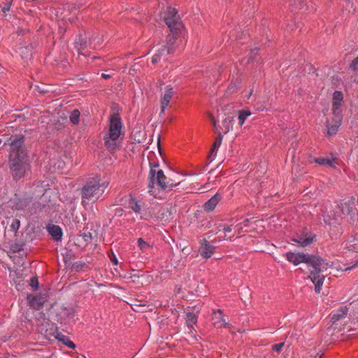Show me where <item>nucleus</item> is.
Listing matches in <instances>:
<instances>
[{
    "instance_id": "nucleus-48",
    "label": "nucleus",
    "mask_w": 358,
    "mask_h": 358,
    "mask_svg": "<svg viewBox=\"0 0 358 358\" xmlns=\"http://www.w3.org/2000/svg\"><path fill=\"white\" fill-rule=\"evenodd\" d=\"M284 345V343H277V344H275L273 345V350L276 351V352H280L281 350H282V348L283 347Z\"/></svg>"
},
{
    "instance_id": "nucleus-11",
    "label": "nucleus",
    "mask_w": 358,
    "mask_h": 358,
    "mask_svg": "<svg viewBox=\"0 0 358 358\" xmlns=\"http://www.w3.org/2000/svg\"><path fill=\"white\" fill-rule=\"evenodd\" d=\"M211 320L215 328H230L231 324L226 322L223 315V310L221 309L213 310Z\"/></svg>"
},
{
    "instance_id": "nucleus-19",
    "label": "nucleus",
    "mask_w": 358,
    "mask_h": 358,
    "mask_svg": "<svg viewBox=\"0 0 358 358\" xmlns=\"http://www.w3.org/2000/svg\"><path fill=\"white\" fill-rule=\"evenodd\" d=\"M47 230L55 241H60L62 238L63 232L59 225L49 224Z\"/></svg>"
},
{
    "instance_id": "nucleus-6",
    "label": "nucleus",
    "mask_w": 358,
    "mask_h": 358,
    "mask_svg": "<svg viewBox=\"0 0 358 358\" xmlns=\"http://www.w3.org/2000/svg\"><path fill=\"white\" fill-rule=\"evenodd\" d=\"M122 127V119L118 113H113L110 117V127L108 134L109 138L117 140L121 135Z\"/></svg>"
},
{
    "instance_id": "nucleus-32",
    "label": "nucleus",
    "mask_w": 358,
    "mask_h": 358,
    "mask_svg": "<svg viewBox=\"0 0 358 358\" xmlns=\"http://www.w3.org/2000/svg\"><path fill=\"white\" fill-rule=\"evenodd\" d=\"M234 121V117H227L222 121V125L224 128V133H227L230 129H232Z\"/></svg>"
},
{
    "instance_id": "nucleus-34",
    "label": "nucleus",
    "mask_w": 358,
    "mask_h": 358,
    "mask_svg": "<svg viewBox=\"0 0 358 358\" xmlns=\"http://www.w3.org/2000/svg\"><path fill=\"white\" fill-rule=\"evenodd\" d=\"M3 6L1 8V12L3 13L2 15L6 16V13L10 10V7L13 5V0H6L5 2H3Z\"/></svg>"
},
{
    "instance_id": "nucleus-23",
    "label": "nucleus",
    "mask_w": 358,
    "mask_h": 358,
    "mask_svg": "<svg viewBox=\"0 0 358 358\" xmlns=\"http://www.w3.org/2000/svg\"><path fill=\"white\" fill-rule=\"evenodd\" d=\"M128 206L136 214H139L141 211V201L132 193L129 194Z\"/></svg>"
},
{
    "instance_id": "nucleus-52",
    "label": "nucleus",
    "mask_w": 358,
    "mask_h": 358,
    "mask_svg": "<svg viewBox=\"0 0 358 358\" xmlns=\"http://www.w3.org/2000/svg\"><path fill=\"white\" fill-rule=\"evenodd\" d=\"M234 236H231V237H227V235H224V236L222 237V239L223 240H229V241H233Z\"/></svg>"
},
{
    "instance_id": "nucleus-56",
    "label": "nucleus",
    "mask_w": 358,
    "mask_h": 358,
    "mask_svg": "<svg viewBox=\"0 0 358 358\" xmlns=\"http://www.w3.org/2000/svg\"><path fill=\"white\" fill-rule=\"evenodd\" d=\"M358 264V262H356L355 264H354L352 266L348 268L347 269H352V268H355Z\"/></svg>"
},
{
    "instance_id": "nucleus-13",
    "label": "nucleus",
    "mask_w": 358,
    "mask_h": 358,
    "mask_svg": "<svg viewBox=\"0 0 358 358\" xmlns=\"http://www.w3.org/2000/svg\"><path fill=\"white\" fill-rule=\"evenodd\" d=\"M215 250V247L214 245L210 244L206 239H203L199 249V252L203 258L208 259L214 254Z\"/></svg>"
},
{
    "instance_id": "nucleus-14",
    "label": "nucleus",
    "mask_w": 358,
    "mask_h": 358,
    "mask_svg": "<svg viewBox=\"0 0 358 358\" xmlns=\"http://www.w3.org/2000/svg\"><path fill=\"white\" fill-rule=\"evenodd\" d=\"M222 194L220 190L210 199H208L203 206V208L206 212H212L222 199Z\"/></svg>"
},
{
    "instance_id": "nucleus-57",
    "label": "nucleus",
    "mask_w": 358,
    "mask_h": 358,
    "mask_svg": "<svg viewBox=\"0 0 358 358\" xmlns=\"http://www.w3.org/2000/svg\"><path fill=\"white\" fill-rule=\"evenodd\" d=\"M222 231V227H219V225L217 227V230L215 231V234H217L219 231Z\"/></svg>"
},
{
    "instance_id": "nucleus-12",
    "label": "nucleus",
    "mask_w": 358,
    "mask_h": 358,
    "mask_svg": "<svg viewBox=\"0 0 358 358\" xmlns=\"http://www.w3.org/2000/svg\"><path fill=\"white\" fill-rule=\"evenodd\" d=\"M27 300L29 302V306L36 310H39L43 308L45 303L47 299L46 297L43 295L38 294L36 296H33L31 294H28Z\"/></svg>"
},
{
    "instance_id": "nucleus-16",
    "label": "nucleus",
    "mask_w": 358,
    "mask_h": 358,
    "mask_svg": "<svg viewBox=\"0 0 358 358\" xmlns=\"http://www.w3.org/2000/svg\"><path fill=\"white\" fill-rule=\"evenodd\" d=\"M13 206L17 210H24L31 202V198L28 196L19 197L17 195L12 199Z\"/></svg>"
},
{
    "instance_id": "nucleus-45",
    "label": "nucleus",
    "mask_w": 358,
    "mask_h": 358,
    "mask_svg": "<svg viewBox=\"0 0 358 358\" xmlns=\"http://www.w3.org/2000/svg\"><path fill=\"white\" fill-rule=\"evenodd\" d=\"M157 54L160 57H162V56H164L165 54H168V49L165 47V45L162 46L161 48H159L158 50H157Z\"/></svg>"
},
{
    "instance_id": "nucleus-21",
    "label": "nucleus",
    "mask_w": 358,
    "mask_h": 358,
    "mask_svg": "<svg viewBox=\"0 0 358 358\" xmlns=\"http://www.w3.org/2000/svg\"><path fill=\"white\" fill-rule=\"evenodd\" d=\"M157 186L159 190H165L169 186L168 178L162 169L157 171Z\"/></svg>"
},
{
    "instance_id": "nucleus-42",
    "label": "nucleus",
    "mask_w": 358,
    "mask_h": 358,
    "mask_svg": "<svg viewBox=\"0 0 358 358\" xmlns=\"http://www.w3.org/2000/svg\"><path fill=\"white\" fill-rule=\"evenodd\" d=\"M22 245L21 244H18V243H15V244H13L11 245V250H13V252H20L21 250H22Z\"/></svg>"
},
{
    "instance_id": "nucleus-43",
    "label": "nucleus",
    "mask_w": 358,
    "mask_h": 358,
    "mask_svg": "<svg viewBox=\"0 0 358 358\" xmlns=\"http://www.w3.org/2000/svg\"><path fill=\"white\" fill-rule=\"evenodd\" d=\"M30 285L35 289H38L39 282H38V278L36 277H33L31 278Z\"/></svg>"
},
{
    "instance_id": "nucleus-7",
    "label": "nucleus",
    "mask_w": 358,
    "mask_h": 358,
    "mask_svg": "<svg viewBox=\"0 0 358 358\" xmlns=\"http://www.w3.org/2000/svg\"><path fill=\"white\" fill-rule=\"evenodd\" d=\"M341 213L344 215H347L348 222L352 224H354L356 216V208L354 201L349 199L348 201H342L338 206Z\"/></svg>"
},
{
    "instance_id": "nucleus-18",
    "label": "nucleus",
    "mask_w": 358,
    "mask_h": 358,
    "mask_svg": "<svg viewBox=\"0 0 358 358\" xmlns=\"http://www.w3.org/2000/svg\"><path fill=\"white\" fill-rule=\"evenodd\" d=\"M348 308L347 306H341L338 309L334 310L330 314L331 322L334 324L340 320L345 317L348 315Z\"/></svg>"
},
{
    "instance_id": "nucleus-9",
    "label": "nucleus",
    "mask_w": 358,
    "mask_h": 358,
    "mask_svg": "<svg viewBox=\"0 0 358 358\" xmlns=\"http://www.w3.org/2000/svg\"><path fill=\"white\" fill-rule=\"evenodd\" d=\"M316 235L312 231L304 229L300 234H297L295 237L292 238V241L297 243L301 247H306L310 245L315 241Z\"/></svg>"
},
{
    "instance_id": "nucleus-25",
    "label": "nucleus",
    "mask_w": 358,
    "mask_h": 358,
    "mask_svg": "<svg viewBox=\"0 0 358 358\" xmlns=\"http://www.w3.org/2000/svg\"><path fill=\"white\" fill-rule=\"evenodd\" d=\"M103 141L104 146L110 153H114L119 147L118 143L116 142L117 140H112V138H109L108 136H105Z\"/></svg>"
},
{
    "instance_id": "nucleus-5",
    "label": "nucleus",
    "mask_w": 358,
    "mask_h": 358,
    "mask_svg": "<svg viewBox=\"0 0 358 358\" xmlns=\"http://www.w3.org/2000/svg\"><path fill=\"white\" fill-rule=\"evenodd\" d=\"M24 135L22 134H13L4 143V145L10 146V155L13 154H27V152L24 148Z\"/></svg>"
},
{
    "instance_id": "nucleus-38",
    "label": "nucleus",
    "mask_w": 358,
    "mask_h": 358,
    "mask_svg": "<svg viewBox=\"0 0 358 358\" xmlns=\"http://www.w3.org/2000/svg\"><path fill=\"white\" fill-rule=\"evenodd\" d=\"M86 243H89L92 241V234L90 231H84L80 235Z\"/></svg>"
},
{
    "instance_id": "nucleus-15",
    "label": "nucleus",
    "mask_w": 358,
    "mask_h": 358,
    "mask_svg": "<svg viewBox=\"0 0 358 358\" xmlns=\"http://www.w3.org/2000/svg\"><path fill=\"white\" fill-rule=\"evenodd\" d=\"M342 119L339 116H337L336 117H332L331 121L327 122V135L328 136H331L333 135H335L340 126L341 125Z\"/></svg>"
},
{
    "instance_id": "nucleus-36",
    "label": "nucleus",
    "mask_w": 358,
    "mask_h": 358,
    "mask_svg": "<svg viewBox=\"0 0 358 358\" xmlns=\"http://www.w3.org/2000/svg\"><path fill=\"white\" fill-rule=\"evenodd\" d=\"M138 247L142 250L144 251L146 248H149L150 245L145 242L143 238H139L137 240Z\"/></svg>"
},
{
    "instance_id": "nucleus-47",
    "label": "nucleus",
    "mask_w": 358,
    "mask_h": 358,
    "mask_svg": "<svg viewBox=\"0 0 358 358\" xmlns=\"http://www.w3.org/2000/svg\"><path fill=\"white\" fill-rule=\"evenodd\" d=\"M203 171H204V169H200L199 170H196V171H190L188 173H185L183 175L184 176H194V175H197V174L202 173Z\"/></svg>"
},
{
    "instance_id": "nucleus-49",
    "label": "nucleus",
    "mask_w": 358,
    "mask_h": 358,
    "mask_svg": "<svg viewBox=\"0 0 358 358\" xmlns=\"http://www.w3.org/2000/svg\"><path fill=\"white\" fill-rule=\"evenodd\" d=\"M123 213H124L123 208H117L115 210L114 216L121 217L123 215Z\"/></svg>"
},
{
    "instance_id": "nucleus-40",
    "label": "nucleus",
    "mask_w": 358,
    "mask_h": 358,
    "mask_svg": "<svg viewBox=\"0 0 358 358\" xmlns=\"http://www.w3.org/2000/svg\"><path fill=\"white\" fill-rule=\"evenodd\" d=\"M349 69L355 72L358 71V56L351 62Z\"/></svg>"
},
{
    "instance_id": "nucleus-17",
    "label": "nucleus",
    "mask_w": 358,
    "mask_h": 358,
    "mask_svg": "<svg viewBox=\"0 0 358 358\" xmlns=\"http://www.w3.org/2000/svg\"><path fill=\"white\" fill-rule=\"evenodd\" d=\"M173 95V89L171 85H167L161 99V112L164 113Z\"/></svg>"
},
{
    "instance_id": "nucleus-46",
    "label": "nucleus",
    "mask_w": 358,
    "mask_h": 358,
    "mask_svg": "<svg viewBox=\"0 0 358 358\" xmlns=\"http://www.w3.org/2000/svg\"><path fill=\"white\" fill-rule=\"evenodd\" d=\"M111 254H109L108 255V257L110 259V262L113 263V264L114 265H117L118 264V260L115 256V255L114 254V252L113 251L110 252Z\"/></svg>"
},
{
    "instance_id": "nucleus-55",
    "label": "nucleus",
    "mask_w": 358,
    "mask_h": 358,
    "mask_svg": "<svg viewBox=\"0 0 358 358\" xmlns=\"http://www.w3.org/2000/svg\"><path fill=\"white\" fill-rule=\"evenodd\" d=\"M0 358H15V356L13 355H10V354H6L3 357H1Z\"/></svg>"
},
{
    "instance_id": "nucleus-4",
    "label": "nucleus",
    "mask_w": 358,
    "mask_h": 358,
    "mask_svg": "<svg viewBox=\"0 0 358 358\" xmlns=\"http://www.w3.org/2000/svg\"><path fill=\"white\" fill-rule=\"evenodd\" d=\"M164 22L170 31H182L184 26L180 20L178 10L175 8L168 7L164 15Z\"/></svg>"
},
{
    "instance_id": "nucleus-39",
    "label": "nucleus",
    "mask_w": 358,
    "mask_h": 358,
    "mask_svg": "<svg viewBox=\"0 0 358 358\" xmlns=\"http://www.w3.org/2000/svg\"><path fill=\"white\" fill-rule=\"evenodd\" d=\"M343 93L340 91H335L333 94V99L334 101L340 102L341 103V101H343Z\"/></svg>"
},
{
    "instance_id": "nucleus-51",
    "label": "nucleus",
    "mask_w": 358,
    "mask_h": 358,
    "mask_svg": "<svg viewBox=\"0 0 358 358\" xmlns=\"http://www.w3.org/2000/svg\"><path fill=\"white\" fill-rule=\"evenodd\" d=\"M180 182L178 183H176V184H173V183H170L169 182V186H168V188H169L170 189H173V187H176L178 185H179Z\"/></svg>"
},
{
    "instance_id": "nucleus-22",
    "label": "nucleus",
    "mask_w": 358,
    "mask_h": 358,
    "mask_svg": "<svg viewBox=\"0 0 358 358\" xmlns=\"http://www.w3.org/2000/svg\"><path fill=\"white\" fill-rule=\"evenodd\" d=\"M186 314L185 322L191 332L196 331L194 326L196 325L198 321V315L193 312H185Z\"/></svg>"
},
{
    "instance_id": "nucleus-53",
    "label": "nucleus",
    "mask_w": 358,
    "mask_h": 358,
    "mask_svg": "<svg viewBox=\"0 0 358 358\" xmlns=\"http://www.w3.org/2000/svg\"><path fill=\"white\" fill-rule=\"evenodd\" d=\"M101 77H102L103 78H104V79H108V78H110L111 76H110V75H109V74L102 73V74H101Z\"/></svg>"
},
{
    "instance_id": "nucleus-26",
    "label": "nucleus",
    "mask_w": 358,
    "mask_h": 358,
    "mask_svg": "<svg viewBox=\"0 0 358 358\" xmlns=\"http://www.w3.org/2000/svg\"><path fill=\"white\" fill-rule=\"evenodd\" d=\"M17 52L22 59H27L32 55V47L31 45H22L20 44L17 48Z\"/></svg>"
},
{
    "instance_id": "nucleus-58",
    "label": "nucleus",
    "mask_w": 358,
    "mask_h": 358,
    "mask_svg": "<svg viewBox=\"0 0 358 358\" xmlns=\"http://www.w3.org/2000/svg\"><path fill=\"white\" fill-rule=\"evenodd\" d=\"M341 220H342V217H341L340 219L336 218V223L340 224V222H341Z\"/></svg>"
},
{
    "instance_id": "nucleus-50",
    "label": "nucleus",
    "mask_w": 358,
    "mask_h": 358,
    "mask_svg": "<svg viewBox=\"0 0 358 358\" xmlns=\"http://www.w3.org/2000/svg\"><path fill=\"white\" fill-rule=\"evenodd\" d=\"M160 59H161V57L157 53H155L152 56L151 62L153 64H155L160 60Z\"/></svg>"
},
{
    "instance_id": "nucleus-37",
    "label": "nucleus",
    "mask_w": 358,
    "mask_h": 358,
    "mask_svg": "<svg viewBox=\"0 0 358 358\" xmlns=\"http://www.w3.org/2000/svg\"><path fill=\"white\" fill-rule=\"evenodd\" d=\"M86 266L87 265L85 262H76L73 264L72 267L76 271L78 272L82 271Z\"/></svg>"
},
{
    "instance_id": "nucleus-33",
    "label": "nucleus",
    "mask_w": 358,
    "mask_h": 358,
    "mask_svg": "<svg viewBox=\"0 0 358 358\" xmlns=\"http://www.w3.org/2000/svg\"><path fill=\"white\" fill-rule=\"evenodd\" d=\"M306 6L304 0H293V4L292 5V11H296V10H302Z\"/></svg>"
},
{
    "instance_id": "nucleus-31",
    "label": "nucleus",
    "mask_w": 358,
    "mask_h": 358,
    "mask_svg": "<svg viewBox=\"0 0 358 358\" xmlns=\"http://www.w3.org/2000/svg\"><path fill=\"white\" fill-rule=\"evenodd\" d=\"M80 112L78 109H74L70 114L69 119L70 122L73 125H78L80 122Z\"/></svg>"
},
{
    "instance_id": "nucleus-29",
    "label": "nucleus",
    "mask_w": 358,
    "mask_h": 358,
    "mask_svg": "<svg viewBox=\"0 0 358 358\" xmlns=\"http://www.w3.org/2000/svg\"><path fill=\"white\" fill-rule=\"evenodd\" d=\"M238 113V124L241 127L244 124L246 119L252 114L248 109L240 110Z\"/></svg>"
},
{
    "instance_id": "nucleus-44",
    "label": "nucleus",
    "mask_w": 358,
    "mask_h": 358,
    "mask_svg": "<svg viewBox=\"0 0 358 358\" xmlns=\"http://www.w3.org/2000/svg\"><path fill=\"white\" fill-rule=\"evenodd\" d=\"M63 310L65 311V315L67 317L74 316L75 310L73 308H64Z\"/></svg>"
},
{
    "instance_id": "nucleus-20",
    "label": "nucleus",
    "mask_w": 358,
    "mask_h": 358,
    "mask_svg": "<svg viewBox=\"0 0 358 358\" xmlns=\"http://www.w3.org/2000/svg\"><path fill=\"white\" fill-rule=\"evenodd\" d=\"M222 138H223V136L220 132L218 134L217 137L214 141L212 148L209 152V154L208 155L207 159H208L209 163L211 162L215 157L217 151L222 143Z\"/></svg>"
},
{
    "instance_id": "nucleus-54",
    "label": "nucleus",
    "mask_w": 358,
    "mask_h": 358,
    "mask_svg": "<svg viewBox=\"0 0 358 358\" xmlns=\"http://www.w3.org/2000/svg\"><path fill=\"white\" fill-rule=\"evenodd\" d=\"M25 32H26V31L24 29H20L17 31L18 35H23V34H24Z\"/></svg>"
},
{
    "instance_id": "nucleus-1",
    "label": "nucleus",
    "mask_w": 358,
    "mask_h": 358,
    "mask_svg": "<svg viewBox=\"0 0 358 358\" xmlns=\"http://www.w3.org/2000/svg\"><path fill=\"white\" fill-rule=\"evenodd\" d=\"M283 255L289 262L295 266L301 263H305L313 268V270L310 271L308 278L315 285V292L320 293L324 280V275L321 274V272L323 268H327L328 263L327 260L318 255L303 252H287Z\"/></svg>"
},
{
    "instance_id": "nucleus-2",
    "label": "nucleus",
    "mask_w": 358,
    "mask_h": 358,
    "mask_svg": "<svg viewBox=\"0 0 358 358\" xmlns=\"http://www.w3.org/2000/svg\"><path fill=\"white\" fill-rule=\"evenodd\" d=\"M9 168L15 180L24 178L30 171L29 156L27 154H13L9 155Z\"/></svg>"
},
{
    "instance_id": "nucleus-3",
    "label": "nucleus",
    "mask_w": 358,
    "mask_h": 358,
    "mask_svg": "<svg viewBox=\"0 0 358 358\" xmlns=\"http://www.w3.org/2000/svg\"><path fill=\"white\" fill-rule=\"evenodd\" d=\"M103 184L98 177L90 178L80 190L81 203L83 206L87 204L86 201H96L103 194Z\"/></svg>"
},
{
    "instance_id": "nucleus-10",
    "label": "nucleus",
    "mask_w": 358,
    "mask_h": 358,
    "mask_svg": "<svg viewBox=\"0 0 358 358\" xmlns=\"http://www.w3.org/2000/svg\"><path fill=\"white\" fill-rule=\"evenodd\" d=\"M150 171L148 174V192L150 195H153L155 192V187L157 185V171L156 169L159 166L158 163H152L150 162Z\"/></svg>"
},
{
    "instance_id": "nucleus-28",
    "label": "nucleus",
    "mask_w": 358,
    "mask_h": 358,
    "mask_svg": "<svg viewBox=\"0 0 358 358\" xmlns=\"http://www.w3.org/2000/svg\"><path fill=\"white\" fill-rule=\"evenodd\" d=\"M56 338L70 349L74 350L76 348L75 343L70 339V338L62 333H58L56 336Z\"/></svg>"
},
{
    "instance_id": "nucleus-27",
    "label": "nucleus",
    "mask_w": 358,
    "mask_h": 358,
    "mask_svg": "<svg viewBox=\"0 0 358 358\" xmlns=\"http://www.w3.org/2000/svg\"><path fill=\"white\" fill-rule=\"evenodd\" d=\"M75 48L78 50L79 55H81L82 51L87 48V41L82 34L76 36L75 40Z\"/></svg>"
},
{
    "instance_id": "nucleus-30",
    "label": "nucleus",
    "mask_w": 358,
    "mask_h": 358,
    "mask_svg": "<svg viewBox=\"0 0 358 358\" xmlns=\"http://www.w3.org/2000/svg\"><path fill=\"white\" fill-rule=\"evenodd\" d=\"M332 114L334 117L339 116L343 120L341 103L340 102L334 101L332 104Z\"/></svg>"
},
{
    "instance_id": "nucleus-35",
    "label": "nucleus",
    "mask_w": 358,
    "mask_h": 358,
    "mask_svg": "<svg viewBox=\"0 0 358 358\" xmlns=\"http://www.w3.org/2000/svg\"><path fill=\"white\" fill-rule=\"evenodd\" d=\"M20 227V221L18 219H13L10 226V230L17 233Z\"/></svg>"
},
{
    "instance_id": "nucleus-41",
    "label": "nucleus",
    "mask_w": 358,
    "mask_h": 358,
    "mask_svg": "<svg viewBox=\"0 0 358 358\" xmlns=\"http://www.w3.org/2000/svg\"><path fill=\"white\" fill-rule=\"evenodd\" d=\"M219 227H222V231L224 233L231 232L232 230L231 225H227L226 224H219Z\"/></svg>"
},
{
    "instance_id": "nucleus-24",
    "label": "nucleus",
    "mask_w": 358,
    "mask_h": 358,
    "mask_svg": "<svg viewBox=\"0 0 358 358\" xmlns=\"http://www.w3.org/2000/svg\"><path fill=\"white\" fill-rule=\"evenodd\" d=\"M314 162L321 165V166H329L332 168H336V164H338L336 162V158H329V157H320L315 158L313 159Z\"/></svg>"
},
{
    "instance_id": "nucleus-8",
    "label": "nucleus",
    "mask_w": 358,
    "mask_h": 358,
    "mask_svg": "<svg viewBox=\"0 0 358 358\" xmlns=\"http://www.w3.org/2000/svg\"><path fill=\"white\" fill-rule=\"evenodd\" d=\"M182 31H177L176 32L171 31L166 36V43L165 47L168 49V54H173L181 43L180 34Z\"/></svg>"
}]
</instances>
